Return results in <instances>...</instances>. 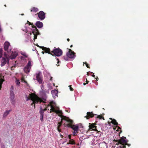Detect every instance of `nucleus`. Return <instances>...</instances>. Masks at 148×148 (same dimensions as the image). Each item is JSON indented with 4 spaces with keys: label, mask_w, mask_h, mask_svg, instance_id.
I'll return each mask as SVG.
<instances>
[{
    "label": "nucleus",
    "mask_w": 148,
    "mask_h": 148,
    "mask_svg": "<svg viewBox=\"0 0 148 148\" xmlns=\"http://www.w3.org/2000/svg\"><path fill=\"white\" fill-rule=\"evenodd\" d=\"M54 104V103L53 101H51L49 103L47 106V107L49 106H50L51 107L50 113H51V112H55L57 114H58V116L61 118V121L60 122H58V123H60L62 125V121L63 120L66 121L67 122V120L70 119L69 118L67 117L66 116H63L62 115L63 113L62 112V111L59 110V108H57L56 109L55 108L54 106L53 105Z\"/></svg>",
    "instance_id": "nucleus-1"
},
{
    "label": "nucleus",
    "mask_w": 148,
    "mask_h": 148,
    "mask_svg": "<svg viewBox=\"0 0 148 148\" xmlns=\"http://www.w3.org/2000/svg\"><path fill=\"white\" fill-rule=\"evenodd\" d=\"M26 98L27 101L30 99L32 101V103H31V105L32 106L34 104V108L35 107V104L38 103L39 102L40 103H41V102L45 103L46 101L45 99L44 98L41 99L35 94L32 93H31L29 95V97H27L26 95Z\"/></svg>",
    "instance_id": "nucleus-2"
},
{
    "label": "nucleus",
    "mask_w": 148,
    "mask_h": 148,
    "mask_svg": "<svg viewBox=\"0 0 148 148\" xmlns=\"http://www.w3.org/2000/svg\"><path fill=\"white\" fill-rule=\"evenodd\" d=\"M67 122L68 123L66 124V126L72 128L74 131L73 133V136H76L77 134L78 133L79 130L78 125H73V122L71 119H69L67 120Z\"/></svg>",
    "instance_id": "nucleus-3"
},
{
    "label": "nucleus",
    "mask_w": 148,
    "mask_h": 148,
    "mask_svg": "<svg viewBox=\"0 0 148 148\" xmlns=\"http://www.w3.org/2000/svg\"><path fill=\"white\" fill-rule=\"evenodd\" d=\"M27 22L29 23V25H31L32 27L33 28L32 29V33L33 34L34 36V40L37 39L38 35H40V33L38 30L37 29L36 27L34 25L33 23H31L30 22L27 21Z\"/></svg>",
    "instance_id": "nucleus-4"
},
{
    "label": "nucleus",
    "mask_w": 148,
    "mask_h": 148,
    "mask_svg": "<svg viewBox=\"0 0 148 148\" xmlns=\"http://www.w3.org/2000/svg\"><path fill=\"white\" fill-rule=\"evenodd\" d=\"M10 59L9 56L8 55L5 53V52H4V57H2L1 61V66H4L7 62L8 64L9 62Z\"/></svg>",
    "instance_id": "nucleus-5"
},
{
    "label": "nucleus",
    "mask_w": 148,
    "mask_h": 148,
    "mask_svg": "<svg viewBox=\"0 0 148 148\" xmlns=\"http://www.w3.org/2000/svg\"><path fill=\"white\" fill-rule=\"evenodd\" d=\"M62 54V50L59 48H56L54 47L53 51H51V55L52 56H61Z\"/></svg>",
    "instance_id": "nucleus-6"
},
{
    "label": "nucleus",
    "mask_w": 148,
    "mask_h": 148,
    "mask_svg": "<svg viewBox=\"0 0 148 148\" xmlns=\"http://www.w3.org/2000/svg\"><path fill=\"white\" fill-rule=\"evenodd\" d=\"M36 76V79L39 84H41L42 83L43 77L41 72L40 71L35 74Z\"/></svg>",
    "instance_id": "nucleus-7"
},
{
    "label": "nucleus",
    "mask_w": 148,
    "mask_h": 148,
    "mask_svg": "<svg viewBox=\"0 0 148 148\" xmlns=\"http://www.w3.org/2000/svg\"><path fill=\"white\" fill-rule=\"evenodd\" d=\"M114 141L118 142L119 144L122 145H125V144L128 142V140H127L125 137L123 136L119 140H114Z\"/></svg>",
    "instance_id": "nucleus-8"
},
{
    "label": "nucleus",
    "mask_w": 148,
    "mask_h": 148,
    "mask_svg": "<svg viewBox=\"0 0 148 148\" xmlns=\"http://www.w3.org/2000/svg\"><path fill=\"white\" fill-rule=\"evenodd\" d=\"M32 66L31 62L30 61H28L26 66L24 68V71L26 73H29L31 69Z\"/></svg>",
    "instance_id": "nucleus-9"
},
{
    "label": "nucleus",
    "mask_w": 148,
    "mask_h": 148,
    "mask_svg": "<svg viewBox=\"0 0 148 148\" xmlns=\"http://www.w3.org/2000/svg\"><path fill=\"white\" fill-rule=\"evenodd\" d=\"M37 14H38L39 18L40 20H44L45 17V13L43 11H40Z\"/></svg>",
    "instance_id": "nucleus-10"
},
{
    "label": "nucleus",
    "mask_w": 148,
    "mask_h": 148,
    "mask_svg": "<svg viewBox=\"0 0 148 148\" xmlns=\"http://www.w3.org/2000/svg\"><path fill=\"white\" fill-rule=\"evenodd\" d=\"M49 93V90H41L40 92V94L43 98H40L41 99L44 98L46 99L47 98L46 94H48Z\"/></svg>",
    "instance_id": "nucleus-11"
},
{
    "label": "nucleus",
    "mask_w": 148,
    "mask_h": 148,
    "mask_svg": "<svg viewBox=\"0 0 148 148\" xmlns=\"http://www.w3.org/2000/svg\"><path fill=\"white\" fill-rule=\"evenodd\" d=\"M95 115H97V114H93L92 112H88L87 113V115L85 116V117L87 119H88L90 118L93 117Z\"/></svg>",
    "instance_id": "nucleus-12"
},
{
    "label": "nucleus",
    "mask_w": 148,
    "mask_h": 148,
    "mask_svg": "<svg viewBox=\"0 0 148 148\" xmlns=\"http://www.w3.org/2000/svg\"><path fill=\"white\" fill-rule=\"evenodd\" d=\"M18 53L16 51H12L11 55L10 56H9V57H10V59H11L12 60L14 58H15L16 57L18 56Z\"/></svg>",
    "instance_id": "nucleus-13"
},
{
    "label": "nucleus",
    "mask_w": 148,
    "mask_h": 148,
    "mask_svg": "<svg viewBox=\"0 0 148 148\" xmlns=\"http://www.w3.org/2000/svg\"><path fill=\"white\" fill-rule=\"evenodd\" d=\"M89 128L88 130V131H91L92 130H95V131H97V126H96L93 123L90 125H89Z\"/></svg>",
    "instance_id": "nucleus-14"
},
{
    "label": "nucleus",
    "mask_w": 148,
    "mask_h": 148,
    "mask_svg": "<svg viewBox=\"0 0 148 148\" xmlns=\"http://www.w3.org/2000/svg\"><path fill=\"white\" fill-rule=\"evenodd\" d=\"M10 45V43L8 42H5L4 44V50L5 51H7L8 52H9L8 50Z\"/></svg>",
    "instance_id": "nucleus-15"
},
{
    "label": "nucleus",
    "mask_w": 148,
    "mask_h": 148,
    "mask_svg": "<svg viewBox=\"0 0 148 148\" xmlns=\"http://www.w3.org/2000/svg\"><path fill=\"white\" fill-rule=\"evenodd\" d=\"M67 56L70 58H73L75 56V53L74 51L70 53L69 52H68L67 53Z\"/></svg>",
    "instance_id": "nucleus-16"
},
{
    "label": "nucleus",
    "mask_w": 148,
    "mask_h": 148,
    "mask_svg": "<svg viewBox=\"0 0 148 148\" xmlns=\"http://www.w3.org/2000/svg\"><path fill=\"white\" fill-rule=\"evenodd\" d=\"M42 50L44 51L46 53H47L51 55V51H50V49L44 47H42Z\"/></svg>",
    "instance_id": "nucleus-17"
},
{
    "label": "nucleus",
    "mask_w": 148,
    "mask_h": 148,
    "mask_svg": "<svg viewBox=\"0 0 148 148\" xmlns=\"http://www.w3.org/2000/svg\"><path fill=\"white\" fill-rule=\"evenodd\" d=\"M36 25L38 28H41L43 26L42 22L40 21H37L36 23Z\"/></svg>",
    "instance_id": "nucleus-18"
},
{
    "label": "nucleus",
    "mask_w": 148,
    "mask_h": 148,
    "mask_svg": "<svg viewBox=\"0 0 148 148\" xmlns=\"http://www.w3.org/2000/svg\"><path fill=\"white\" fill-rule=\"evenodd\" d=\"M58 93V91L57 90H52L51 91V93L53 96H57Z\"/></svg>",
    "instance_id": "nucleus-19"
},
{
    "label": "nucleus",
    "mask_w": 148,
    "mask_h": 148,
    "mask_svg": "<svg viewBox=\"0 0 148 148\" xmlns=\"http://www.w3.org/2000/svg\"><path fill=\"white\" fill-rule=\"evenodd\" d=\"M62 125L60 123H58V125L57 127V130L59 132H61V130L60 128L62 126Z\"/></svg>",
    "instance_id": "nucleus-20"
},
{
    "label": "nucleus",
    "mask_w": 148,
    "mask_h": 148,
    "mask_svg": "<svg viewBox=\"0 0 148 148\" xmlns=\"http://www.w3.org/2000/svg\"><path fill=\"white\" fill-rule=\"evenodd\" d=\"M10 99L15 98V95L14 94V92L12 90H11L10 91Z\"/></svg>",
    "instance_id": "nucleus-21"
},
{
    "label": "nucleus",
    "mask_w": 148,
    "mask_h": 148,
    "mask_svg": "<svg viewBox=\"0 0 148 148\" xmlns=\"http://www.w3.org/2000/svg\"><path fill=\"white\" fill-rule=\"evenodd\" d=\"M38 11V9L37 8L33 7L31 10V12H36Z\"/></svg>",
    "instance_id": "nucleus-22"
},
{
    "label": "nucleus",
    "mask_w": 148,
    "mask_h": 148,
    "mask_svg": "<svg viewBox=\"0 0 148 148\" xmlns=\"http://www.w3.org/2000/svg\"><path fill=\"white\" fill-rule=\"evenodd\" d=\"M4 81V79L2 78H1L0 79V90L2 88V85L3 82Z\"/></svg>",
    "instance_id": "nucleus-23"
},
{
    "label": "nucleus",
    "mask_w": 148,
    "mask_h": 148,
    "mask_svg": "<svg viewBox=\"0 0 148 148\" xmlns=\"http://www.w3.org/2000/svg\"><path fill=\"white\" fill-rule=\"evenodd\" d=\"M11 110H6L4 113L3 117H5L6 116L9 114L10 111Z\"/></svg>",
    "instance_id": "nucleus-24"
},
{
    "label": "nucleus",
    "mask_w": 148,
    "mask_h": 148,
    "mask_svg": "<svg viewBox=\"0 0 148 148\" xmlns=\"http://www.w3.org/2000/svg\"><path fill=\"white\" fill-rule=\"evenodd\" d=\"M111 123H112L114 124V125H118V123L117 122L116 120L114 119H113L111 121Z\"/></svg>",
    "instance_id": "nucleus-25"
},
{
    "label": "nucleus",
    "mask_w": 148,
    "mask_h": 148,
    "mask_svg": "<svg viewBox=\"0 0 148 148\" xmlns=\"http://www.w3.org/2000/svg\"><path fill=\"white\" fill-rule=\"evenodd\" d=\"M11 103L13 105H14L15 104V100L14 98L10 99Z\"/></svg>",
    "instance_id": "nucleus-26"
},
{
    "label": "nucleus",
    "mask_w": 148,
    "mask_h": 148,
    "mask_svg": "<svg viewBox=\"0 0 148 148\" xmlns=\"http://www.w3.org/2000/svg\"><path fill=\"white\" fill-rule=\"evenodd\" d=\"M63 58L64 59L65 61H67L68 60L69 57L67 56L66 54V56H64L63 57Z\"/></svg>",
    "instance_id": "nucleus-27"
},
{
    "label": "nucleus",
    "mask_w": 148,
    "mask_h": 148,
    "mask_svg": "<svg viewBox=\"0 0 148 148\" xmlns=\"http://www.w3.org/2000/svg\"><path fill=\"white\" fill-rule=\"evenodd\" d=\"M69 143L70 144H71V145H75V143L74 140H69Z\"/></svg>",
    "instance_id": "nucleus-28"
},
{
    "label": "nucleus",
    "mask_w": 148,
    "mask_h": 148,
    "mask_svg": "<svg viewBox=\"0 0 148 148\" xmlns=\"http://www.w3.org/2000/svg\"><path fill=\"white\" fill-rule=\"evenodd\" d=\"M21 54L25 58H27L28 56V55L25 52L21 53Z\"/></svg>",
    "instance_id": "nucleus-29"
},
{
    "label": "nucleus",
    "mask_w": 148,
    "mask_h": 148,
    "mask_svg": "<svg viewBox=\"0 0 148 148\" xmlns=\"http://www.w3.org/2000/svg\"><path fill=\"white\" fill-rule=\"evenodd\" d=\"M97 116L96 117V118H99L100 119H101L102 118L103 119H104V117H102V116H102V115H97Z\"/></svg>",
    "instance_id": "nucleus-30"
},
{
    "label": "nucleus",
    "mask_w": 148,
    "mask_h": 148,
    "mask_svg": "<svg viewBox=\"0 0 148 148\" xmlns=\"http://www.w3.org/2000/svg\"><path fill=\"white\" fill-rule=\"evenodd\" d=\"M21 80L22 82H24L26 84H27V81L25 80V78L23 77L21 78Z\"/></svg>",
    "instance_id": "nucleus-31"
},
{
    "label": "nucleus",
    "mask_w": 148,
    "mask_h": 148,
    "mask_svg": "<svg viewBox=\"0 0 148 148\" xmlns=\"http://www.w3.org/2000/svg\"><path fill=\"white\" fill-rule=\"evenodd\" d=\"M3 49H0V58H1L2 56Z\"/></svg>",
    "instance_id": "nucleus-32"
},
{
    "label": "nucleus",
    "mask_w": 148,
    "mask_h": 148,
    "mask_svg": "<svg viewBox=\"0 0 148 148\" xmlns=\"http://www.w3.org/2000/svg\"><path fill=\"white\" fill-rule=\"evenodd\" d=\"M40 116H44L45 113L44 112H43V111L40 110Z\"/></svg>",
    "instance_id": "nucleus-33"
},
{
    "label": "nucleus",
    "mask_w": 148,
    "mask_h": 148,
    "mask_svg": "<svg viewBox=\"0 0 148 148\" xmlns=\"http://www.w3.org/2000/svg\"><path fill=\"white\" fill-rule=\"evenodd\" d=\"M16 85L18 86L19 85L20 82H19V80L18 79H16Z\"/></svg>",
    "instance_id": "nucleus-34"
},
{
    "label": "nucleus",
    "mask_w": 148,
    "mask_h": 148,
    "mask_svg": "<svg viewBox=\"0 0 148 148\" xmlns=\"http://www.w3.org/2000/svg\"><path fill=\"white\" fill-rule=\"evenodd\" d=\"M84 64H85L86 66V67L88 68H90V66H89V65L87 64L86 62H84Z\"/></svg>",
    "instance_id": "nucleus-35"
},
{
    "label": "nucleus",
    "mask_w": 148,
    "mask_h": 148,
    "mask_svg": "<svg viewBox=\"0 0 148 148\" xmlns=\"http://www.w3.org/2000/svg\"><path fill=\"white\" fill-rule=\"evenodd\" d=\"M47 107H46V108H45L43 109H42L41 108H40V110L41 111H43V112H44V111H46L47 109Z\"/></svg>",
    "instance_id": "nucleus-36"
},
{
    "label": "nucleus",
    "mask_w": 148,
    "mask_h": 148,
    "mask_svg": "<svg viewBox=\"0 0 148 148\" xmlns=\"http://www.w3.org/2000/svg\"><path fill=\"white\" fill-rule=\"evenodd\" d=\"M42 90H44V86L43 84H42L40 86Z\"/></svg>",
    "instance_id": "nucleus-37"
},
{
    "label": "nucleus",
    "mask_w": 148,
    "mask_h": 148,
    "mask_svg": "<svg viewBox=\"0 0 148 148\" xmlns=\"http://www.w3.org/2000/svg\"><path fill=\"white\" fill-rule=\"evenodd\" d=\"M40 120L41 121H43V116H40Z\"/></svg>",
    "instance_id": "nucleus-38"
},
{
    "label": "nucleus",
    "mask_w": 148,
    "mask_h": 148,
    "mask_svg": "<svg viewBox=\"0 0 148 148\" xmlns=\"http://www.w3.org/2000/svg\"><path fill=\"white\" fill-rule=\"evenodd\" d=\"M71 85H69V87H70V89L71 91H72L73 89V88L71 87Z\"/></svg>",
    "instance_id": "nucleus-39"
},
{
    "label": "nucleus",
    "mask_w": 148,
    "mask_h": 148,
    "mask_svg": "<svg viewBox=\"0 0 148 148\" xmlns=\"http://www.w3.org/2000/svg\"><path fill=\"white\" fill-rule=\"evenodd\" d=\"M120 147L121 148H126V147L125 145H122L121 146H120Z\"/></svg>",
    "instance_id": "nucleus-40"
},
{
    "label": "nucleus",
    "mask_w": 148,
    "mask_h": 148,
    "mask_svg": "<svg viewBox=\"0 0 148 148\" xmlns=\"http://www.w3.org/2000/svg\"><path fill=\"white\" fill-rule=\"evenodd\" d=\"M68 52H69L70 53L72 52L73 51H72V50H71V49H69Z\"/></svg>",
    "instance_id": "nucleus-41"
},
{
    "label": "nucleus",
    "mask_w": 148,
    "mask_h": 148,
    "mask_svg": "<svg viewBox=\"0 0 148 148\" xmlns=\"http://www.w3.org/2000/svg\"><path fill=\"white\" fill-rule=\"evenodd\" d=\"M125 145H127L129 147V146H130L131 145H130V144H128L127 143H126L125 144Z\"/></svg>",
    "instance_id": "nucleus-42"
},
{
    "label": "nucleus",
    "mask_w": 148,
    "mask_h": 148,
    "mask_svg": "<svg viewBox=\"0 0 148 148\" xmlns=\"http://www.w3.org/2000/svg\"><path fill=\"white\" fill-rule=\"evenodd\" d=\"M68 137H69V138L70 139V140H72V139L71 138V135H69L68 136Z\"/></svg>",
    "instance_id": "nucleus-43"
},
{
    "label": "nucleus",
    "mask_w": 148,
    "mask_h": 148,
    "mask_svg": "<svg viewBox=\"0 0 148 148\" xmlns=\"http://www.w3.org/2000/svg\"><path fill=\"white\" fill-rule=\"evenodd\" d=\"M116 126H117L116 127H118V129H120V130L121 129V128L120 127L118 126L117 125H116Z\"/></svg>",
    "instance_id": "nucleus-44"
},
{
    "label": "nucleus",
    "mask_w": 148,
    "mask_h": 148,
    "mask_svg": "<svg viewBox=\"0 0 148 148\" xmlns=\"http://www.w3.org/2000/svg\"><path fill=\"white\" fill-rule=\"evenodd\" d=\"M57 60H58V62H57V63L58 64V63L59 62V59H58V58H57Z\"/></svg>",
    "instance_id": "nucleus-45"
},
{
    "label": "nucleus",
    "mask_w": 148,
    "mask_h": 148,
    "mask_svg": "<svg viewBox=\"0 0 148 148\" xmlns=\"http://www.w3.org/2000/svg\"><path fill=\"white\" fill-rule=\"evenodd\" d=\"M11 89H12V90L13 89L14 87H13V86H11Z\"/></svg>",
    "instance_id": "nucleus-46"
},
{
    "label": "nucleus",
    "mask_w": 148,
    "mask_h": 148,
    "mask_svg": "<svg viewBox=\"0 0 148 148\" xmlns=\"http://www.w3.org/2000/svg\"><path fill=\"white\" fill-rule=\"evenodd\" d=\"M91 76L94 77H95V76L94 75H92Z\"/></svg>",
    "instance_id": "nucleus-47"
},
{
    "label": "nucleus",
    "mask_w": 148,
    "mask_h": 148,
    "mask_svg": "<svg viewBox=\"0 0 148 148\" xmlns=\"http://www.w3.org/2000/svg\"><path fill=\"white\" fill-rule=\"evenodd\" d=\"M95 79H96L97 81L98 79H99V78H98V77H97L95 78Z\"/></svg>",
    "instance_id": "nucleus-48"
},
{
    "label": "nucleus",
    "mask_w": 148,
    "mask_h": 148,
    "mask_svg": "<svg viewBox=\"0 0 148 148\" xmlns=\"http://www.w3.org/2000/svg\"><path fill=\"white\" fill-rule=\"evenodd\" d=\"M86 83H87V84H88V83L89 82V81H87V79H86Z\"/></svg>",
    "instance_id": "nucleus-49"
},
{
    "label": "nucleus",
    "mask_w": 148,
    "mask_h": 148,
    "mask_svg": "<svg viewBox=\"0 0 148 148\" xmlns=\"http://www.w3.org/2000/svg\"><path fill=\"white\" fill-rule=\"evenodd\" d=\"M87 84V83H84V84H83L84 85H85L86 84Z\"/></svg>",
    "instance_id": "nucleus-50"
},
{
    "label": "nucleus",
    "mask_w": 148,
    "mask_h": 148,
    "mask_svg": "<svg viewBox=\"0 0 148 148\" xmlns=\"http://www.w3.org/2000/svg\"><path fill=\"white\" fill-rule=\"evenodd\" d=\"M1 148H5L4 145H3V146H2Z\"/></svg>",
    "instance_id": "nucleus-51"
},
{
    "label": "nucleus",
    "mask_w": 148,
    "mask_h": 148,
    "mask_svg": "<svg viewBox=\"0 0 148 148\" xmlns=\"http://www.w3.org/2000/svg\"><path fill=\"white\" fill-rule=\"evenodd\" d=\"M67 41L68 42H69L70 41V39H69V38H67Z\"/></svg>",
    "instance_id": "nucleus-52"
},
{
    "label": "nucleus",
    "mask_w": 148,
    "mask_h": 148,
    "mask_svg": "<svg viewBox=\"0 0 148 148\" xmlns=\"http://www.w3.org/2000/svg\"><path fill=\"white\" fill-rule=\"evenodd\" d=\"M122 132V130H121L120 131V132L119 133V134H120Z\"/></svg>",
    "instance_id": "nucleus-53"
},
{
    "label": "nucleus",
    "mask_w": 148,
    "mask_h": 148,
    "mask_svg": "<svg viewBox=\"0 0 148 148\" xmlns=\"http://www.w3.org/2000/svg\"><path fill=\"white\" fill-rule=\"evenodd\" d=\"M60 136L62 138L63 137V135H62L61 134H60Z\"/></svg>",
    "instance_id": "nucleus-54"
},
{
    "label": "nucleus",
    "mask_w": 148,
    "mask_h": 148,
    "mask_svg": "<svg viewBox=\"0 0 148 148\" xmlns=\"http://www.w3.org/2000/svg\"><path fill=\"white\" fill-rule=\"evenodd\" d=\"M110 119L112 120H112H113V119H112V118H110Z\"/></svg>",
    "instance_id": "nucleus-55"
},
{
    "label": "nucleus",
    "mask_w": 148,
    "mask_h": 148,
    "mask_svg": "<svg viewBox=\"0 0 148 148\" xmlns=\"http://www.w3.org/2000/svg\"><path fill=\"white\" fill-rule=\"evenodd\" d=\"M73 47V45H71L70 46V47L71 48Z\"/></svg>",
    "instance_id": "nucleus-56"
},
{
    "label": "nucleus",
    "mask_w": 148,
    "mask_h": 148,
    "mask_svg": "<svg viewBox=\"0 0 148 148\" xmlns=\"http://www.w3.org/2000/svg\"><path fill=\"white\" fill-rule=\"evenodd\" d=\"M98 84V83L97 82V83H96V85H97Z\"/></svg>",
    "instance_id": "nucleus-57"
},
{
    "label": "nucleus",
    "mask_w": 148,
    "mask_h": 148,
    "mask_svg": "<svg viewBox=\"0 0 148 148\" xmlns=\"http://www.w3.org/2000/svg\"><path fill=\"white\" fill-rule=\"evenodd\" d=\"M87 75H89V73H88V72H87Z\"/></svg>",
    "instance_id": "nucleus-58"
},
{
    "label": "nucleus",
    "mask_w": 148,
    "mask_h": 148,
    "mask_svg": "<svg viewBox=\"0 0 148 148\" xmlns=\"http://www.w3.org/2000/svg\"><path fill=\"white\" fill-rule=\"evenodd\" d=\"M21 15H24V14H21Z\"/></svg>",
    "instance_id": "nucleus-59"
},
{
    "label": "nucleus",
    "mask_w": 148,
    "mask_h": 148,
    "mask_svg": "<svg viewBox=\"0 0 148 148\" xmlns=\"http://www.w3.org/2000/svg\"><path fill=\"white\" fill-rule=\"evenodd\" d=\"M42 53L43 54H44V52H43V51H42Z\"/></svg>",
    "instance_id": "nucleus-60"
},
{
    "label": "nucleus",
    "mask_w": 148,
    "mask_h": 148,
    "mask_svg": "<svg viewBox=\"0 0 148 148\" xmlns=\"http://www.w3.org/2000/svg\"><path fill=\"white\" fill-rule=\"evenodd\" d=\"M4 6H5V7H6V5L5 4V5H4Z\"/></svg>",
    "instance_id": "nucleus-61"
},
{
    "label": "nucleus",
    "mask_w": 148,
    "mask_h": 148,
    "mask_svg": "<svg viewBox=\"0 0 148 148\" xmlns=\"http://www.w3.org/2000/svg\"><path fill=\"white\" fill-rule=\"evenodd\" d=\"M1 142V138H0V142Z\"/></svg>",
    "instance_id": "nucleus-62"
},
{
    "label": "nucleus",
    "mask_w": 148,
    "mask_h": 148,
    "mask_svg": "<svg viewBox=\"0 0 148 148\" xmlns=\"http://www.w3.org/2000/svg\"><path fill=\"white\" fill-rule=\"evenodd\" d=\"M45 105V106H46H46H46V105Z\"/></svg>",
    "instance_id": "nucleus-63"
},
{
    "label": "nucleus",
    "mask_w": 148,
    "mask_h": 148,
    "mask_svg": "<svg viewBox=\"0 0 148 148\" xmlns=\"http://www.w3.org/2000/svg\"><path fill=\"white\" fill-rule=\"evenodd\" d=\"M118 131V130H116V131Z\"/></svg>",
    "instance_id": "nucleus-64"
}]
</instances>
